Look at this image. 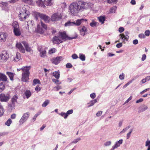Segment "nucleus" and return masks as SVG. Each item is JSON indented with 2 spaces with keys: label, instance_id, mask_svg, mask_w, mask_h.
Here are the masks:
<instances>
[{
  "label": "nucleus",
  "instance_id": "f257e3e1",
  "mask_svg": "<svg viewBox=\"0 0 150 150\" xmlns=\"http://www.w3.org/2000/svg\"><path fill=\"white\" fill-rule=\"evenodd\" d=\"M31 69L30 66H25L21 68L22 81L25 82L28 81L30 74V70Z\"/></svg>",
  "mask_w": 150,
  "mask_h": 150
},
{
  "label": "nucleus",
  "instance_id": "f03ea898",
  "mask_svg": "<svg viewBox=\"0 0 150 150\" xmlns=\"http://www.w3.org/2000/svg\"><path fill=\"white\" fill-rule=\"evenodd\" d=\"M69 12L73 16H75L80 11L77 1L71 3L69 7Z\"/></svg>",
  "mask_w": 150,
  "mask_h": 150
},
{
  "label": "nucleus",
  "instance_id": "7ed1b4c3",
  "mask_svg": "<svg viewBox=\"0 0 150 150\" xmlns=\"http://www.w3.org/2000/svg\"><path fill=\"white\" fill-rule=\"evenodd\" d=\"M53 42L55 44H58L63 42L62 40L65 41L66 40V33L59 32L58 36H54L53 38Z\"/></svg>",
  "mask_w": 150,
  "mask_h": 150
},
{
  "label": "nucleus",
  "instance_id": "20e7f679",
  "mask_svg": "<svg viewBox=\"0 0 150 150\" xmlns=\"http://www.w3.org/2000/svg\"><path fill=\"white\" fill-rule=\"evenodd\" d=\"M30 14L29 11L26 10L24 6L22 8L18 14V17L20 20L21 21H25L26 18L28 17V16Z\"/></svg>",
  "mask_w": 150,
  "mask_h": 150
},
{
  "label": "nucleus",
  "instance_id": "39448f33",
  "mask_svg": "<svg viewBox=\"0 0 150 150\" xmlns=\"http://www.w3.org/2000/svg\"><path fill=\"white\" fill-rule=\"evenodd\" d=\"M80 11L88 9L90 7V3L84 2L81 0L77 1Z\"/></svg>",
  "mask_w": 150,
  "mask_h": 150
},
{
  "label": "nucleus",
  "instance_id": "423d86ee",
  "mask_svg": "<svg viewBox=\"0 0 150 150\" xmlns=\"http://www.w3.org/2000/svg\"><path fill=\"white\" fill-rule=\"evenodd\" d=\"M87 21V20L86 19H83L81 18V19H77L76 22H71L70 21L66 23V26H72L75 25L76 26H79L82 23L85 22H86Z\"/></svg>",
  "mask_w": 150,
  "mask_h": 150
},
{
  "label": "nucleus",
  "instance_id": "0eeeda50",
  "mask_svg": "<svg viewBox=\"0 0 150 150\" xmlns=\"http://www.w3.org/2000/svg\"><path fill=\"white\" fill-rule=\"evenodd\" d=\"M9 58V55L6 51H3L0 54V61L2 62H6Z\"/></svg>",
  "mask_w": 150,
  "mask_h": 150
},
{
  "label": "nucleus",
  "instance_id": "6e6552de",
  "mask_svg": "<svg viewBox=\"0 0 150 150\" xmlns=\"http://www.w3.org/2000/svg\"><path fill=\"white\" fill-rule=\"evenodd\" d=\"M64 58L62 56H57L56 57H54L50 59L52 63L56 65H57L61 62L62 61Z\"/></svg>",
  "mask_w": 150,
  "mask_h": 150
},
{
  "label": "nucleus",
  "instance_id": "1a4fd4ad",
  "mask_svg": "<svg viewBox=\"0 0 150 150\" xmlns=\"http://www.w3.org/2000/svg\"><path fill=\"white\" fill-rule=\"evenodd\" d=\"M10 98V96L9 94L1 93L0 94V100L1 102H6Z\"/></svg>",
  "mask_w": 150,
  "mask_h": 150
},
{
  "label": "nucleus",
  "instance_id": "9d476101",
  "mask_svg": "<svg viewBox=\"0 0 150 150\" xmlns=\"http://www.w3.org/2000/svg\"><path fill=\"white\" fill-rule=\"evenodd\" d=\"M62 16L60 13H55L51 16L50 20L52 21H57L62 19Z\"/></svg>",
  "mask_w": 150,
  "mask_h": 150
},
{
  "label": "nucleus",
  "instance_id": "9b49d317",
  "mask_svg": "<svg viewBox=\"0 0 150 150\" xmlns=\"http://www.w3.org/2000/svg\"><path fill=\"white\" fill-rule=\"evenodd\" d=\"M79 30L80 35L83 36H84L87 33V28L84 25L79 27Z\"/></svg>",
  "mask_w": 150,
  "mask_h": 150
},
{
  "label": "nucleus",
  "instance_id": "f8f14e48",
  "mask_svg": "<svg viewBox=\"0 0 150 150\" xmlns=\"http://www.w3.org/2000/svg\"><path fill=\"white\" fill-rule=\"evenodd\" d=\"M29 115L30 113L29 112H27L24 113L20 119L19 122H25L28 119Z\"/></svg>",
  "mask_w": 150,
  "mask_h": 150
},
{
  "label": "nucleus",
  "instance_id": "ddd939ff",
  "mask_svg": "<svg viewBox=\"0 0 150 150\" xmlns=\"http://www.w3.org/2000/svg\"><path fill=\"white\" fill-rule=\"evenodd\" d=\"M7 37L6 33L3 32H0V41L4 42Z\"/></svg>",
  "mask_w": 150,
  "mask_h": 150
},
{
  "label": "nucleus",
  "instance_id": "4468645a",
  "mask_svg": "<svg viewBox=\"0 0 150 150\" xmlns=\"http://www.w3.org/2000/svg\"><path fill=\"white\" fill-rule=\"evenodd\" d=\"M16 46L21 52L23 53L25 52V50L21 43H17L16 45Z\"/></svg>",
  "mask_w": 150,
  "mask_h": 150
},
{
  "label": "nucleus",
  "instance_id": "2eb2a0df",
  "mask_svg": "<svg viewBox=\"0 0 150 150\" xmlns=\"http://www.w3.org/2000/svg\"><path fill=\"white\" fill-rule=\"evenodd\" d=\"M41 19H43L46 23H48L50 19V17L45 14H42L41 16Z\"/></svg>",
  "mask_w": 150,
  "mask_h": 150
},
{
  "label": "nucleus",
  "instance_id": "dca6fc26",
  "mask_svg": "<svg viewBox=\"0 0 150 150\" xmlns=\"http://www.w3.org/2000/svg\"><path fill=\"white\" fill-rule=\"evenodd\" d=\"M123 140L121 139L120 140L118 141L113 146L111 150H114L115 149L117 148L120 146V145L122 143Z\"/></svg>",
  "mask_w": 150,
  "mask_h": 150
},
{
  "label": "nucleus",
  "instance_id": "f3484780",
  "mask_svg": "<svg viewBox=\"0 0 150 150\" xmlns=\"http://www.w3.org/2000/svg\"><path fill=\"white\" fill-rule=\"evenodd\" d=\"M22 43L23 44L25 47L26 51L28 52H30L32 51L31 47H29V46L27 43L25 41H23Z\"/></svg>",
  "mask_w": 150,
  "mask_h": 150
},
{
  "label": "nucleus",
  "instance_id": "a211bd4d",
  "mask_svg": "<svg viewBox=\"0 0 150 150\" xmlns=\"http://www.w3.org/2000/svg\"><path fill=\"white\" fill-rule=\"evenodd\" d=\"M8 78L4 74L0 73V80L4 82L8 81H7Z\"/></svg>",
  "mask_w": 150,
  "mask_h": 150
},
{
  "label": "nucleus",
  "instance_id": "6ab92c4d",
  "mask_svg": "<svg viewBox=\"0 0 150 150\" xmlns=\"http://www.w3.org/2000/svg\"><path fill=\"white\" fill-rule=\"evenodd\" d=\"M44 29L41 27L40 24L37 25L36 29L37 32L40 34H43L44 32Z\"/></svg>",
  "mask_w": 150,
  "mask_h": 150
},
{
  "label": "nucleus",
  "instance_id": "aec40b11",
  "mask_svg": "<svg viewBox=\"0 0 150 150\" xmlns=\"http://www.w3.org/2000/svg\"><path fill=\"white\" fill-rule=\"evenodd\" d=\"M36 3L37 5L40 7L45 8V6L42 0H36Z\"/></svg>",
  "mask_w": 150,
  "mask_h": 150
},
{
  "label": "nucleus",
  "instance_id": "412c9836",
  "mask_svg": "<svg viewBox=\"0 0 150 150\" xmlns=\"http://www.w3.org/2000/svg\"><path fill=\"white\" fill-rule=\"evenodd\" d=\"M13 32L15 35L16 36H19L21 35V32L20 28L13 29Z\"/></svg>",
  "mask_w": 150,
  "mask_h": 150
},
{
  "label": "nucleus",
  "instance_id": "4be33fe9",
  "mask_svg": "<svg viewBox=\"0 0 150 150\" xmlns=\"http://www.w3.org/2000/svg\"><path fill=\"white\" fill-rule=\"evenodd\" d=\"M120 35L121 36L120 38H121L122 39H123V41H127L129 38V36L127 35L125 36L124 34H120Z\"/></svg>",
  "mask_w": 150,
  "mask_h": 150
},
{
  "label": "nucleus",
  "instance_id": "5701e85b",
  "mask_svg": "<svg viewBox=\"0 0 150 150\" xmlns=\"http://www.w3.org/2000/svg\"><path fill=\"white\" fill-rule=\"evenodd\" d=\"M97 102V101L96 99H95L94 100H91L90 102L87 103V106L88 107L92 106Z\"/></svg>",
  "mask_w": 150,
  "mask_h": 150
},
{
  "label": "nucleus",
  "instance_id": "b1692460",
  "mask_svg": "<svg viewBox=\"0 0 150 150\" xmlns=\"http://www.w3.org/2000/svg\"><path fill=\"white\" fill-rule=\"evenodd\" d=\"M98 18L99 22L101 23L102 24L104 23V21L105 20V16H100L99 17H98Z\"/></svg>",
  "mask_w": 150,
  "mask_h": 150
},
{
  "label": "nucleus",
  "instance_id": "393cba45",
  "mask_svg": "<svg viewBox=\"0 0 150 150\" xmlns=\"http://www.w3.org/2000/svg\"><path fill=\"white\" fill-rule=\"evenodd\" d=\"M6 74L8 76L11 80L13 81V77L14 75V73L10 72H7Z\"/></svg>",
  "mask_w": 150,
  "mask_h": 150
},
{
  "label": "nucleus",
  "instance_id": "a878e982",
  "mask_svg": "<svg viewBox=\"0 0 150 150\" xmlns=\"http://www.w3.org/2000/svg\"><path fill=\"white\" fill-rule=\"evenodd\" d=\"M21 57V55L18 52H17L16 54L14 60L16 61H18L20 59Z\"/></svg>",
  "mask_w": 150,
  "mask_h": 150
},
{
  "label": "nucleus",
  "instance_id": "bb28decb",
  "mask_svg": "<svg viewBox=\"0 0 150 150\" xmlns=\"http://www.w3.org/2000/svg\"><path fill=\"white\" fill-rule=\"evenodd\" d=\"M12 26L13 29H16L19 28V25L17 22H14L12 24Z\"/></svg>",
  "mask_w": 150,
  "mask_h": 150
},
{
  "label": "nucleus",
  "instance_id": "cd10ccee",
  "mask_svg": "<svg viewBox=\"0 0 150 150\" xmlns=\"http://www.w3.org/2000/svg\"><path fill=\"white\" fill-rule=\"evenodd\" d=\"M42 13L35 12L34 13V16L36 20H37L39 17L41 18V16L42 15Z\"/></svg>",
  "mask_w": 150,
  "mask_h": 150
},
{
  "label": "nucleus",
  "instance_id": "c85d7f7f",
  "mask_svg": "<svg viewBox=\"0 0 150 150\" xmlns=\"http://www.w3.org/2000/svg\"><path fill=\"white\" fill-rule=\"evenodd\" d=\"M27 98H29L31 96V93L29 90H26L24 93Z\"/></svg>",
  "mask_w": 150,
  "mask_h": 150
},
{
  "label": "nucleus",
  "instance_id": "c756f323",
  "mask_svg": "<svg viewBox=\"0 0 150 150\" xmlns=\"http://www.w3.org/2000/svg\"><path fill=\"white\" fill-rule=\"evenodd\" d=\"M52 0H45L44 3L47 6H50L52 4Z\"/></svg>",
  "mask_w": 150,
  "mask_h": 150
},
{
  "label": "nucleus",
  "instance_id": "7c9ffc66",
  "mask_svg": "<svg viewBox=\"0 0 150 150\" xmlns=\"http://www.w3.org/2000/svg\"><path fill=\"white\" fill-rule=\"evenodd\" d=\"M40 53V56L42 57H44L46 56V51L45 50H39Z\"/></svg>",
  "mask_w": 150,
  "mask_h": 150
},
{
  "label": "nucleus",
  "instance_id": "2f4dec72",
  "mask_svg": "<svg viewBox=\"0 0 150 150\" xmlns=\"http://www.w3.org/2000/svg\"><path fill=\"white\" fill-rule=\"evenodd\" d=\"M53 75L57 79H58L59 77V73L57 71H54L53 73Z\"/></svg>",
  "mask_w": 150,
  "mask_h": 150
},
{
  "label": "nucleus",
  "instance_id": "473e14b6",
  "mask_svg": "<svg viewBox=\"0 0 150 150\" xmlns=\"http://www.w3.org/2000/svg\"><path fill=\"white\" fill-rule=\"evenodd\" d=\"M18 98L17 96H14L11 99V102H13L15 103H17V100Z\"/></svg>",
  "mask_w": 150,
  "mask_h": 150
},
{
  "label": "nucleus",
  "instance_id": "72a5a7b5",
  "mask_svg": "<svg viewBox=\"0 0 150 150\" xmlns=\"http://www.w3.org/2000/svg\"><path fill=\"white\" fill-rule=\"evenodd\" d=\"M50 103V100H46L42 105V106L45 107L47 106Z\"/></svg>",
  "mask_w": 150,
  "mask_h": 150
},
{
  "label": "nucleus",
  "instance_id": "f704fd0d",
  "mask_svg": "<svg viewBox=\"0 0 150 150\" xmlns=\"http://www.w3.org/2000/svg\"><path fill=\"white\" fill-rule=\"evenodd\" d=\"M98 23L96 22L94 20H93L92 22L90 23V25L92 27H95L96 26Z\"/></svg>",
  "mask_w": 150,
  "mask_h": 150
},
{
  "label": "nucleus",
  "instance_id": "c9c22d12",
  "mask_svg": "<svg viewBox=\"0 0 150 150\" xmlns=\"http://www.w3.org/2000/svg\"><path fill=\"white\" fill-rule=\"evenodd\" d=\"M37 84H40V82L39 79H34L33 81V86Z\"/></svg>",
  "mask_w": 150,
  "mask_h": 150
},
{
  "label": "nucleus",
  "instance_id": "e433bc0d",
  "mask_svg": "<svg viewBox=\"0 0 150 150\" xmlns=\"http://www.w3.org/2000/svg\"><path fill=\"white\" fill-rule=\"evenodd\" d=\"M145 146L148 147L147 150H150V141L147 140L146 142Z\"/></svg>",
  "mask_w": 150,
  "mask_h": 150
},
{
  "label": "nucleus",
  "instance_id": "4c0bfd02",
  "mask_svg": "<svg viewBox=\"0 0 150 150\" xmlns=\"http://www.w3.org/2000/svg\"><path fill=\"white\" fill-rule=\"evenodd\" d=\"M116 8L117 7L115 6L111 8L109 10L110 12V13H114L115 12Z\"/></svg>",
  "mask_w": 150,
  "mask_h": 150
},
{
  "label": "nucleus",
  "instance_id": "58836bf2",
  "mask_svg": "<svg viewBox=\"0 0 150 150\" xmlns=\"http://www.w3.org/2000/svg\"><path fill=\"white\" fill-rule=\"evenodd\" d=\"M4 113L3 108L0 103V117L2 116Z\"/></svg>",
  "mask_w": 150,
  "mask_h": 150
},
{
  "label": "nucleus",
  "instance_id": "ea45409f",
  "mask_svg": "<svg viewBox=\"0 0 150 150\" xmlns=\"http://www.w3.org/2000/svg\"><path fill=\"white\" fill-rule=\"evenodd\" d=\"M79 58L82 61H84L85 60V56L83 54H79Z\"/></svg>",
  "mask_w": 150,
  "mask_h": 150
},
{
  "label": "nucleus",
  "instance_id": "a19ab883",
  "mask_svg": "<svg viewBox=\"0 0 150 150\" xmlns=\"http://www.w3.org/2000/svg\"><path fill=\"white\" fill-rule=\"evenodd\" d=\"M22 1L25 3L30 5L32 4L33 2L32 0H22Z\"/></svg>",
  "mask_w": 150,
  "mask_h": 150
},
{
  "label": "nucleus",
  "instance_id": "79ce46f5",
  "mask_svg": "<svg viewBox=\"0 0 150 150\" xmlns=\"http://www.w3.org/2000/svg\"><path fill=\"white\" fill-rule=\"evenodd\" d=\"M52 81L56 84H61V82H59V81L57 79H52Z\"/></svg>",
  "mask_w": 150,
  "mask_h": 150
},
{
  "label": "nucleus",
  "instance_id": "37998d69",
  "mask_svg": "<svg viewBox=\"0 0 150 150\" xmlns=\"http://www.w3.org/2000/svg\"><path fill=\"white\" fill-rule=\"evenodd\" d=\"M15 103L11 102L8 105L9 107L10 108L11 110L13 109L15 107Z\"/></svg>",
  "mask_w": 150,
  "mask_h": 150
},
{
  "label": "nucleus",
  "instance_id": "c03bdc74",
  "mask_svg": "<svg viewBox=\"0 0 150 150\" xmlns=\"http://www.w3.org/2000/svg\"><path fill=\"white\" fill-rule=\"evenodd\" d=\"M44 30H46L47 29V26L46 24L44 23L42 21H41V26Z\"/></svg>",
  "mask_w": 150,
  "mask_h": 150
},
{
  "label": "nucleus",
  "instance_id": "a18cd8bd",
  "mask_svg": "<svg viewBox=\"0 0 150 150\" xmlns=\"http://www.w3.org/2000/svg\"><path fill=\"white\" fill-rule=\"evenodd\" d=\"M56 51V49L55 48H52L51 50H49V54H51L54 53Z\"/></svg>",
  "mask_w": 150,
  "mask_h": 150
},
{
  "label": "nucleus",
  "instance_id": "49530a36",
  "mask_svg": "<svg viewBox=\"0 0 150 150\" xmlns=\"http://www.w3.org/2000/svg\"><path fill=\"white\" fill-rule=\"evenodd\" d=\"M81 140V139L80 138H78L77 139H74L72 142L71 143H73L74 144H76L78 142H79V141H80Z\"/></svg>",
  "mask_w": 150,
  "mask_h": 150
},
{
  "label": "nucleus",
  "instance_id": "de8ad7c7",
  "mask_svg": "<svg viewBox=\"0 0 150 150\" xmlns=\"http://www.w3.org/2000/svg\"><path fill=\"white\" fill-rule=\"evenodd\" d=\"M73 112V110L72 109L70 110H68L67 112H66V118L68 116V115H70V114H72Z\"/></svg>",
  "mask_w": 150,
  "mask_h": 150
},
{
  "label": "nucleus",
  "instance_id": "09e8293b",
  "mask_svg": "<svg viewBox=\"0 0 150 150\" xmlns=\"http://www.w3.org/2000/svg\"><path fill=\"white\" fill-rule=\"evenodd\" d=\"M130 126H129V125L128 126V127H126L122 131L120 132V133H123L125 132L128 129L130 128Z\"/></svg>",
  "mask_w": 150,
  "mask_h": 150
},
{
  "label": "nucleus",
  "instance_id": "8fccbe9b",
  "mask_svg": "<svg viewBox=\"0 0 150 150\" xmlns=\"http://www.w3.org/2000/svg\"><path fill=\"white\" fill-rule=\"evenodd\" d=\"M111 144V142L110 141H107L104 144V145L105 146H110Z\"/></svg>",
  "mask_w": 150,
  "mask_h": 150
},
{
  "label": "nucleus",
  "instance_id": "3c124183",
  "mask_svg": "<svg viewBox=\"0 0 150 150\" xmlns=\"http://www.w3.org/2000/svg\"><path fill=\"white\" fill-rule=\"evenodd\" d=\"M132 132V129H131L130 130V132L127 134V139H129L130 137V134Z\"/></svg>",
  "mask_w": 150,
  "mask_h": 150
},
{
  "label": "nucleus",
  "instance_id": "603ef678",
  "mask_svg": "<svg viewBox=\"0 0 150 150\" xmlns=\"http://www.w3.org/2000/svg\"><path fill=\"white\" fill-rule=\"evenodd\" d=\"M35 90L38 92L41 90V88L39 85H37L35 88Z\"/></svg>",
  "mask_w": 150,
  "mask_h": 150
},
{
  "label": "nucleus",
  "instance_id": "864d4df0",
  "mask_svg": "<svg viewBox=\"0 0 150 150\" xmlns=\"http://www.w3.org/2000/svg\"><path fill=\"white\" fill-rule=\"evenodd\" d=\"M8 134V132H4L0 133V137L1 136H3L5 135H7Z\"/></svg>",
  "mask_w": 150,
  "mask_h": 150
},
{
  "label": "nucleus",
  "instance_id": "5fc2aeb1",
  "mask_svg": "<svg viewBox=\"0 0 150 150\" xmlns=\"http://www.w3.org/2000/svg\"><path fill=\"white\" fill-rule=\"evenodd\" d=\"M145 34L146 36H149L150 34V31L149 30H146L145 32Z\"/></svg>",
  "mask_w": 150,
  "mask_h": 150
},
{
  "label": "nucleus",
  "instance_id": "6e6d98bb",
  "mask_svg": "<svg viewBox=\"0 0 150 150\" xmlns=\"http://www.w3.org/2000/svg\"><path fill=\"white\" fill-rule=\"evenodd\" d=\"M90 97L92 99H94L96 97V95L95 93H93L90 95Z\"/></svg>",
  "mask_w": 150,
  "mask_h": 150
},
{
  "label": "nucleus",
  "instance_id": "4d7b16f0",
  "mask_svg": "<svg viewBox=\"0 0 150 150\" xmlns=\"http://www.w3.org/2000/svg\"><path fill=\"white\" fill-rule=\"evenodd\" d=\"M72 57L73 59H75L78 58V57L76 54H74L72 55Z\"/></svg>",
  "mask_w": 150,
  "mask_h": 150
},
{
  "label": "nucleus",
  "instance_id": "13d9d810",
  "mask_svg": "<svg viewBox=\"0 0 150 150\" xmlns=\"http://www.w3.org/2000/svg\"><path fill=\"white\" fill-rule=\"evenodd\" d=\"M72 67V65L70 63H69L66 64V68H71Z\"/></svg>",
  "mask_w": 150,
  "mask_h": 150
},
{
  "label": "nucleus",
  "instance_id": "bf43d9fd",
  "mask_svg": "<svg viewBox=\"0 0 150 150\" xmlns=\"http://www.w3.org/2000/svg\"><path fill=\"white\" fill-rule=\"evenodd\" d=\"M0 88H2L3 89H4L5 88V86L3 82H1L0 83Z\"/></svg>",
  "mask_w": 150,
  "mask_h": 150
},
{
  "label": "nucleus",
  "instance_id": "052dcab7",
  "mask_svg": "<svg viewBox=\"0 0 150 150\" xmlns=\"http://www.w3.org/2000/svg\"><path fill=\"white\" fill-rule=\"evenodd\" d=\"M102 113V112L101 111H99L96 114V115L97 116L99 117L101 116Z\"/></svg>",
  "mask_w": 150,
  "mask_h": 150
},
{
  "label": "nucleus",
  "instance_id": "680f3d73",
  "mask_svg": "<svg viewBox=\"0 0 150 150\" xmlns=\"http://www.w3.org/2000/svg\"><path fill=\"white\" fill-rule=\"evenodd\" d=\"M124 30V28L122 27H120L119 29V32L120 33H122Z\"/></svg>",
  "mask_w": 150,
  "mask_h": 150
},
{
  "label": "nucleus",
  "instance_id": "e2e57ef3",
  "mask_svg": "<svg viewBox=\"0 0 150 150\" xmlns=\"http://www.w3.org/2000/svg\"><path fill=\"white\" fill-rule=\"evenodd\" d=\"M139 37L141 38H145V36L143 34H140L139 35Z\"/></svg>",
  "mask_w": 150,
  "mask_h": 150
},
{
  "label": "nucleus",
  "instance_id": "0e129e2a",
  "mask_svg": "<svg viewBox=\"0 0 150 150\" xmlns=\"http://www.w3.org/2000/svg\"><path fill=\"white\" fill-rule=\"evenodd\" d=\"M122 45V43H118L116 45V46L117 48H119L121 47Z\"/></svg>",
  "mask_w": 150,
  "mask_h": 150
},
{
  "label": "nucleus",
  "instance_id": "69168bd1",
  "mask_svg": "<svg viewBox=\"0 0 150 150\" xmlns=\"http://www.w3.org/2000/svg\"><path fill=\"white\" fill-rule=\"evenodd\" d=\"M125 76L124 74H122L120 75L119 76L120 79L121 80H123L124 79Z\"/></svg>",
  "mask_w": 150,
  "mask_h": 150
},
{
  "label": "nucleus",
  "instance_id": "338daca9",
  "mask_svg": "<svg viewBox=\"0 0 150 150\" xmlns=\"http://www.w3.org/2000/svg\"><path fill=\"white\" fill-rule=\"evenodd\" d=\"M147 106H145V105H144L143 107V108L142 109V111L143 112V111H145V110H146L147 109Z\"/></svg>",
  "mask_w": 150,
  "mask_h": 150
},
{
  "label": "nucleus",
  "instance_id": "774afa93",
  "mask_svg": "<svg viewBox=\"0 0 150 150\" xmlns=\"http://www.w3.org/2000/svg\"><path fill=\"white\" fill-rule=\"evenodd\" d=\"M138 43V40L137 39L134 40L133 41V43L134 45H136Z\"/></svg>",
  "mask_w": 150,
  "mask_h": 150
}]
</instances>
